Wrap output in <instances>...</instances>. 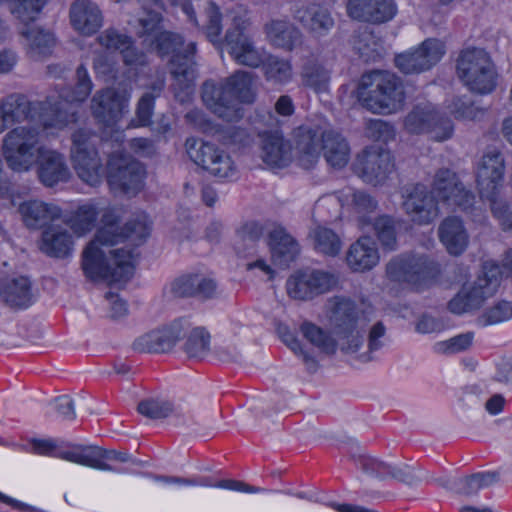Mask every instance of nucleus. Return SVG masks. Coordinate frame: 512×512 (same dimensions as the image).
<instances>
[{"label": "nucleus", "instance_id": "6e6d98bb", "mask_svg": "<svg viewBox=\"0 0 512 512\" xmlns=\"http://www.w3.org/2000/svg\"><path fill=\"white\" fill-rule=\"evenodd\" d=\"M366 135L374 141L387 143L394 139V127L381 119L370 120L366 126Z\"/></svg>", "mask_w": 512, "mask_h": 512}, {"label": "nucleus", "instance_id": "f3484780", "mask_svg": "<svg viewBox=\"0 0 512 512\" xmlns=\"http://www.w3.org/2000/svg\"><path fill=\"white\" fill-rule=\"evenodd\" d=\"M143 165L121 150L114 151L107 161V181L113 189L135 194L142 187Z\"/></svg>", "mask_w": 512, "mask_h": 512}, {"label": "nucleus", "instance_id": "0e129e2a", "mask_svg": "<svg viewBox=\"0 0 512 512\" xmlns=\"http://www.w3.org/2000/svg\"><path fill=\"white\" fill-rule=\"evenodd\" d=\"M351 206L358 214H368L377 208V201L364 191H354L351 194Z\"/></svg>", "mask_w": 512, "mask_h": 512}, {"label": "nucleus", "instance_id": "bb28decb", "mask_svg": "<svg viewBox=\"0 0 512 512\" xmlns=\"http://www.w3.org/2000/svg\"><path fill=\"white\" fill-rule=\"evenodd\" d=\"M347 12L355 20L383 23L394 17L396 6L392 0H349Z\"/></svg>", "mask_w": 512, "mask_h": 512}, {"label": "nucleus", "instance_id": "f257e3e1", "mask_svg": "<svg viewBox=\"0 0 512 512\" xmlns=\"http://www.w3.org/2000/svg\"><path fill=\"white\" fill-rule=\"evenodd\" d=\"M201 97L206 107L219 118L237 122L244 115L241 104H251L255 100L252 73L238 70L220 83L207 80L202 85Z\"/></svg>", "mask_w": 512, "mask_h": 512}, {"label": "nucleus", "instance_id": "c03bdc74", "mask_svg": "<svg viewBox=\"0 0 512 512\" xmlns=\"http://www.w3.org/2000/svg\"><path fill=\"white\" fill-rule=\"evenodd\" d=\"M263 235V227L255 221H250L243 224L236 231V239L234 241V249L239 256L246 257L251 255L256 243Z\"/></svg>", "mask_w": 512, "mask_h": 512}, {"label": "nucleus", "instance_id": "de8ad7c7", "mask_svg": "<svg viewBox=\"0 0 512 512\" xmlns=\"http://www.w3.org/2000/svg\"><path fill=\"white\" fill-rule=\"evenodd\" d=\"M210 350V334L203 327L191 329L184 343L189 358L203 359Z\"/></svg>", "mask_w": 512, "mask_h": 512}, {"label": "nucleus", "instance_id": "ddd939ff", "mask_svg": "<svg viewBox=\"0 0 512 512\" xmlns=\"http://www.w3.org/2000/svg\"><path fill=\"white\" fill-rule=\"evenodd\" d=\"M499 268L484 267L483 275L473 283L465 284L460 291L448 302V309L454 314H463L482 306L484 301L491 297L499 286Z\"/></svg>", "mask_w": 512, "mask_h": 512}, {"label": "nucleus", "instance_id": "0eeeda50", "mask_svg": "<svg viewBox=\"0 0 512 512\" xmlns=\"http://www.w3.org/2000/svg\"><path fill=\"white\" fill-rule=\"evenodd\" d=\"M183 45L182 36L169 31H161L151 40V46L159 56L171 55L170 73L182 89H188L195 79L196 44L190 42L186 47Z\"/></svg>", "mask_w": 512, "mask_h": 512}, {"label": "nucleus", "instance_id": "09e8293b", "mask_svg": "<svg viewBox=\"0 0 512 512\" xmlns=\"http://www.w3.org/2000/svg\"><path fill=\"white\" fill-rule=\"evenodd\" d=\"M48 0H12L10 11L24 25L34 22Z\"/></svg>", "mask_w": 512, "mask_h": 512}, {"label": "nucleus", "instance_id": "9d476101", "mask_svg": "<svg viewBox=\"0 0 512 512\" xmlns=\"http://www.w3.org/2000/svg\"><path fill=\"white\" fill-rule=\"evenodd\" d=\"M40 127L36 125L18 126L10 130L3 139V155L15 171L28 170L36 160L39 146Z\"/></svg>", "mask_w": 512, "mask_h": 512}, {"label": "nucleus", "instance_id": "79ce46f5", "mask_svg": "<svg viewBox=\"0 0 512 512\" xmlns=\"http://www.w3.org/2000/svg\"><path fill=\"white\" fill-rule=\"evenodd\" d=\"M301 82L315 92L327 91L330 82V71L316 60H308L301 70Z\"/></svg>", "mask_w": 512, "mask_h": 512}, {"label": "nucleus", "instance_id": "2f4dec72", "mask_svg": "<svg viewBox=\"0 0 512 512\" xmlns=\"http://www.w3.org/2000/svg\"><path fill=\"white\" fill-rule=\"evenodd\" d=\"M18 211L24 224L31 229H40L61 217V209L52 203L29 200L21 203Z\"/></svg>", "mask_w": 512, "mask_h": 512}, {"label": "nucleus", "instance_id": "f8f14e48", "mask_svg": "<svg viewBox=\"0 0 512 512\" xmlns=\"http://www.w3.org/2000/svg\"><path fill=\"white\" fill-rule=\"evenodd\" d=\"M403 124L408 133L417 135L427 133L437 141L451 138L454 131L451 119L430 102L413 106L405 116Z\"/></svg>", "mask_w": 512, "mask_h": 512}, {"label": "nucleus", "instance_id": "49530a36", "mask_svg": "<svg viewBox=\"0 0 512 512\" xmlns=\"http://www.w3.org/2000/svg\"><path fill=\"white\" fill-rule=\"evenodd\" d=\"M373 231L381 246L389 251L397 248L396 221L389 215H381L374 219Z\"/></svg>", "mask_w": 512, "mask_h": 512}, {"label": "nucleus", "instance_id": "6e6552de", "mask_svg": "<svg viewBox=\"0 0 512 512\" xmlns=\"http://www.w3.org/2000/svg\"><path fill=\"white\" fill-rule=\"evenodd\" d=\"M456 72L463 84L481 95L493 92L497 85V72L490 55L481 48L463 50L456 65Z\"/></svg>", "mask_w": 512, "mask_h": 512}, {"label": "nucleus", "instance_id": "f03ea898", "mask_svg": "<svg viewBox=\"0 0 512 512\" xmlns=\"http://www.w3.org/2000/svg\"><path fill=\"white\" fill-rule=\"evenodd\" d=\"M102 246L108 243L98 240L97 234L82 252L81 267L85 277L91 281H127L134 273L135 254L133 249L116 248L108 251Z\"/></svg>", "mask_w": 512, "mask_h": 512}, {"label": "nucleus", "instance_id": "69168bd1", "mask_svg": "<svg viewBox=\"0 0 512 512\" xmlns=\"http://www.w3.org/2000/svg\"><path fill=\"white\" fill-rule=\"evenodd\" d=\"M196 281L198 275H187L175 280L172 284V292L177 297H192L195 296Z\"/></svg>", "mask_w": 512, "mask_h": 512}, {"label": "nucleus", "instance_id": "f704fd0d", "mask_svg": "<svg viewBox=\"0 0 512 512\" xmlns=\"http://www.w3.org/2000/svg\"><path fill=\"white\" fill-rule=\"evenodd\" d=\"M269 245L274 262L281 268L288 267L299 253L297 241L281 226L270 231Z\"/></svg>", "mask_w": 512, "mask_h": 512}, {"label": "nucleus", "instance_id": "4be33fe9", "mask_svg": "<svg viewBox=\"0 0 512 512\" xmlns=\"http://www.w3.org/2000/svg\"><path fill=\"white\" fill-rule=\"evenodd\" d=\"M129 94L114 88L97 91L91 100L94 118L105 126L115 125L128 107Z\"/></svg>", "mask_w": 512, "mask_h": 512}, {"label": "nucleus", "instance_id": "c756f323", "mask_svg": "<svg viewBox=\"0 0 512 512\" xmlns=\"http://www.w3.org/2000/svg\"><path fill=\"white\" fill-rule=\"evenodd\" d=\"M70 21L81 34L92 35L101 28L103 16L92 0H75L70 7Z\"/></svg>", "mask_w": 512, "mask_h": 512}, {"label": "nucleus", "instance_id": "a19ab883", "mask_svg": "<svg viewBox=\"0 0 512 512\" xmlns=\"http://www.w3.org/2000/svg\"><path fill=\"white\" fill-rule=\"evenodd\" d=\"M107 209L112 208H101L94 203H86L80 206L72 216L65 218L64 222H66L75 233L82 235L95 227L99 215L102 216L103 212Z\"/></svg>", "mask_w": 512, "mask_h": 512}, {"label": "nucleus", "instance_id": "8fccbe9b", "mask_svg": "<svg viewBox=\"0 0 512 512\" xmlns=\"http://www.w3.org/2000/svg\"><path fill=\"white\" fill-rule=\"evenodd\" d=\"M263 70L265 78L276 84L287 83L292 77L291 64L277 57H269L263 62Z\"/></svg>", "mask_w": 512, "mask_h": 512}, {"label": "nucleus", "instance_id": "a878e982", "mask_svg": "<svg viewBox=\"0 0 512 512\" xmlns=\"http://www.w3.org/2000/svg\"><path fill=\"white\" fill-rule=\"evenodd\" d=\"M182 335H184L183 321H175L167 327L137 338L133 348L139 352L164 353L169 351Z\"/></svg>", "mask_w": 512, "mask_h": 512}, {"label": "nucleus", "instance_id": "7c9ffc66", "mask_svg": "<svg viewBox=\"0 0 512 512\" xmlns=\"http://www.w3.org/2000/svg\"><path fill=\"white\" fill-rule=\"evenodd\" d=\"M380 260L375 241L369 236H362L352 243L346 254L348 266L356 272H365L374 268Z\"/></svg>", "mask_w": 512, "mask_h": 512}, {"label": "nucleus", "instance_id": "2eb2a0df", "mask_svg": "<svg viewBox=\"0 0 512 512\" xmlns=\"http://www.w3.org/2000/svg\"><path fill=\"white\" fill-rule=\"evenodd\" d=\"M440 273L439 265L425 255H402L393 258L386 266L388 278L395 282L422 286Z\"/></svg>", "mask_w": 512, "mask_h": 512}, {"label": "nucleus", "instance_id": "39448f33", "mask_svg": "<svg viewBox=\"0 0 512 512\" xmlns=\"http://www.w3.org/2000/svg\"><path fill=\"white\" fill-rule=\"evenodd\" d=\"M0 109L10 126L25 120L34 121L42 129H62L75 120L74 113L70 110H53L52 98L46 101L31 102L20 93H12L2 98Z\"/></svg>", "mask_w": 512, "mask_h": 512}, {"label": "nucleus", "instance_id": "680f3d73", "mask_svg": "<svg viewBox=\"0 0 512 512\" xmlns=\"http://www.w3.org/2000/svg\"><path fill=\"white\" fill-rule=\"evenodd\" d=\"M207 23L205 33L211 42H214L222 31L221 13L214 3H209L206 8Z\"/></svg>", "mask_w": 512, "mask_h": 512}, {"label": "nucleus", "instance_id": "37998d69", "mask_svg": "<svg viewBox=\"0 0 512 512\" xmlns=\"http://www.w3.org/2000/svg\"><path fill=\"white\" fill-rule=\"evenodd\" d=\"M309 237L314 249L320 254L334 257L341 251L342 241L330 228L318 225L310 230Z\"/></svg>", "mask_w": 512, "mask_h": 512}, {"label": "nucleus", "instance_id": "b1692460", "mask_svg": "<svg viewBox=\"0 0 512 512\" xmlns=\"http://www.w3.org/2000/svg\"><path fill=\"white\" fill-rule=\"evenodd\" d=\"M403 208L414 223H431L439 215L437 200L426 186L416 184L404 195Z\"/></svg>", "mask_w": 512, "mask_h": 512}, {"label": "nucleus", "instance_id": "3c124183", "mask_svg": "<svg viewBox=\"0 0 512 512\" xmlns=\"http://www.w3.org/2000/svg\"><path fill=\"white\" fill-rule=\"evenodd\" d=\"M163 82L154 83L151 91L146 92L139 100L136 110V116L139 126H147L153 112L154 100L158 97L163 89Z\"/></svg>", "mask_w": 512, "mask_h": 512}, {"label": "nucleus", "instance_id": "e2e57ef3", "mask_svg": "<svg viewBox=\"0 0 512 512\" xmlns=\"http://www.w3.org/2000/svg\"><path fill=\"white\" fill-rule=\"evenodd\" d=\"M140 29L137 31L139 37H151L153 38L160 33L159 26L161 22V15L155 10H149L145 17L138 20Z\"/></svg>", "mask_w": 512, "mask_h": 512}, {"label": "nucleus", "instance_id": "423d86ee", "mask_svg": "<svg viewBox=\"0 0 512 512\" xmlns=\"http://www.w3.org/2000/svg\"><path fill=\"white\" fill-rule=\"evenodd\" d=\"M327 317L333 334L341 342V349L356 352L364 340L366 319L352 299L334 296L327 300Z\"/></svg>", "mask_w": 512, "mask_h": 512}, {"label": "nucleus", "instance_id": "5701e85b", "mask_svg": "<svg viewBox=\"0 0 512 512\" xmlns=\"http://www.w3.org/2000/svg\"><path fill=\"white\" fill-rule=\"evenodd\" d=\"M294 19L315 37L326 36L334 27L330 12L317 5V0H294Z\"/></svg>", "mask_w": 512, "mask_h": 512}, {"label": "nucleus", "instance_id": "9b49d317", "mask_svg": "<svg viewBox=\"0 0 512 512\" xmlns=\"http://www.w3.org/2000/svg\"><path fill=\"white\" fill-rule=\"evenodd\" d=\"M188 157L211 175L233 180L238 176V169L231 156L217 145L190 137L185 141Z\"/></svg>", "mask_w": 512, "mask_h": 512}, {"label": "nucleus", "instance_id": "13d9d810", "mask_svg": "<svg viewBox=\"0 0 512 512\" xmlns=\"http://www.w3.org/2000/svg\"><path fill=\"white\" fill-rule=\"evenodd\" d=\"M490 202V209L493 216L499 221L504 231L512 233V210L502 197L493 198Z\"/></svg>", "mask_w": 512, "mask_h": 512}, {"label": "nucleus", "instance_id": "6ab92c4d", "mask_svg": "<svg viewBox=\"0 0 512 512\" xmlns=\"http://www.w3.org/2000/svg\"><path fill=\"white\" fill-rule=\"evenodd\" d=\"M354 168L364 182L372 185L382 184L394 169L393 157L387 150L370 146L357 156Z\"/></svg>", "mask_w": 512, "mask_h": 512}, {"label": "nucleus", "instance_id": "c9c22d12", "mask_svg": "<svg viewBox=\"0 0 512 512\" xmlns=\"http://www.w3.org/2000/svg\"><path fill=\"white\" fill-rule=\"evenodd\" d=\"M0 298L11 308H27L32 303L31 282L19 276L0 283Z\"/></svg>", "mask_w": 512, "mask_h": 512}, {"label": "nucleus", "instance_id": "58836bf2", "mask_svg": "<svg viewBox=\"0 0 512 512\" xmlns=\"http://www.w3.org/2000/svg\"><path fill=\"white\" fill-rule=\"evenodd\" d=\"M72 235L63 228L50 227L42 234L41 250L49 256L62 258L70 254Z\"/></svg>", "mask_w": 512, "mask_h": 512}, {"label": "nucleus", "instance_id": "a211bd4d", "mask_svg": "<svg viewBox=\"0 0 512 512\" xmlns=\"http://www.w3.org/2000/svg\"><path fill=\"white\" fill-rule=\"evenodd\" d=\"M338 283L336 274L319 269H305L292 274L287 282L288 295L301 301L311 300L332 290Z\"/></svg>", "mask_w": 512, "mask_h": 512}, {"label": "nucleus", "instance_id": "473e14b6", "mask_svg": "<svg viewBox=\"0 0 512 512\" xmlns=\"http://www.w3.org/2000/svg\"><path fill=\"white\" fill-rule=\"evenodd\" d=\"M261 157L271 167H285L292 160V146L278 131L265 133L262 136Z\"/></svg>", "mask_w": 512, "mask_h": 512}, {"label": "nucleus", "instance_id": "ea45409f", "mask_svg": "<svg viewBox=\"0 0 512 512\" xmlns=\"http://www.w3.org/2000/svg\"><path fill=\"white\" fill-rule=\"evenodd\" d=\"M31 447L32 451L39 455L58 457L77 464L81 462L82 445L69 443L59 447L53 439H33Z\"/></svg>", "mask_w": 512, "mask_h": 512}, {"label": "nucleus", "instance_id": "cd10ccee", "mask_svg": "<svg viewBox=\"0 0 512 512\" xmlns=\"http://www.w3.org/2000/svg\"><path fill=\"white\" fill-rule=\"evenodd\" d=\"M35 162L38 163L39 179L47 187H53L59 182H66L70 177L64 157L55 150L45 147L39 149Z\"/></svg>", "mask_w": 512, "mask_h": 512}, {"label": "nucleus", "instance_id": "7ed1b4c3", "mask_svg": "<svg viewBox=\"0 0 512 512\" xmlns=\"http://www.w3.org/2000/svg\"><path fill=\"white\" fill-rule=\"evenodd\" d=\"M360 104L377 114H390L402 108L405 92L401 79L385 70H372L361 76L357 88Z\"/></svg>", "mask_w": 512, "mask_h": 512}, {"label": "nucleus", "instance_id": "dca6fc26", "mask_svg": "<svg viewBox=\"0 0 512 512\" xmlns=\"http://www.w3.org/2000/svg\"><path fill=\"white\" fill-rule=\"evenodd\" d=\"M432 193L438 202L448 208H458L466 213H473L475 210V195L450 169L441 168L435 173Z\"/></svg>", "mask_w": 512, "mask_h": 512}, {"label": "nucleus", "instance_id": "393cba45", "mask_svg": "<svg viewBox=\"0 0 512 512\" xmlns=\"http://www.w3.org/2000/svg\"><path fill=\"white\" fill-rule=\"evenodd\" d=\"M224 49L239 65L256 68L263 63L262 52L255 47L239 25L227 31Z\"/></svg>", "mask_w": 512, "mask_h": 512}, {"label": "nucleus", "instance_id": "a18cd8bd", "mask_svg": "<svg viewBox=\"0 0 512 512\" xmlns=\"http://www.w3.org/2000/svg\"><path fill=\"white\" fill-rule=\"evenodd\" d=\"M304 338L325 354H334L337 341L325 330L311 322H303L300 326Z\"/></svg>", "mask_w": 512, "mask_h": 512}, {"label": "nucleus", "instance_id": "aec40b11", "mask_svg": "<svg viewBox=\"0 0 512 512\" xmlns=\"http://www.w3.org/2000/svg\"><path fill=\"white\" fill-rule=\"evenodd\" d=\"M504 172L505 161L501 152L493 149L482 156L476 170V182L482 198L490 201L500 197Z\"/></svg>", "mask_w": 512, "mask_h": 512}, {"label": "nucleus", "instance_id": "5fc2aeb1", "mask_svg": "<svg viewBox=\"0 0 512 512\" xmlns=\"http://www.w3.org/2000/svg\"><path fill=\"white\" fill-rule=\"evenodd\" d=\"M512 317V302L499 301L478 317L482 326L497 324Z\"/></svg>", "mask_w": 512, "mask_h": 512}, {"label": "nucleus", "instance_id": "052dcab7", "mask_svg": "<svg viewBox=\"0 0 512 512\" xmlns=\"http://www.w3.org/2000/svg\"><path fill=\"white\" fill-rule=\"evenodd\" d=\"M351 457L355 464L366 473L386 476V470L389 469L388 464L364 454L353 453L351 454Z\"/></svg>", "mask_w": 512, "mask_h": 512}, {"label": "nucleus", "instance_id": "c85d7f7f", "mask_svg": "<svg viewBox=\"0 0 512 512\" xmlns=\"http://www.w3.org/2000/svg\"><path fill=\"white\" fill-rule=\"evenodd\" d=\"M93 89L92 80L88 74V71L84 65H79L75 72V84L72 88H64L61 90L59 97L62 101L52 100V111L61 109L70 110L74 113L75 120H77V113L72 105L74 102L81 103L85 101L90 95ZM73 123V121L71 122Z\"/></svg>", "mask_w": 512, "mask_h": 512}, {"label": "nucleus", "instance_id": "774afa93", "mask_svg": "<svg viewBox=\"0 0 512 512\" xmlns=\"http://www.w3.org/2000/svg\"><path fill=\"white\" fill-rule=\"evenodd\" d=\"M129 147L135 154L143 157H149L155 153L154 143L148 138H133L129 141Z\"/></svg>", "mask_w": 512, "mask_h": 512}, {"label": "nucleus", "instance_id": "72a5a7b5", "mask_svg": "<svg viewBox=\"0 0 512 512\" xmlns=\"http://www.w3.org/2000/svg\"><path fill=\"white\" fill-rule=\"evenodd\" d=\"M438 235L449 254L461 255L468 246L469 236L461 219L456 216L445 218L438 228Z\"/></svg>", "mask_w": 512, "mask_h": 512}, {"label": "nucleus", "instance_id": "412c9836", "mask_svg": "<svg viewBox=\"0 0 512 512\" xmlns=\"http://www.w3.org/2000/svg\"><path fill=\"white\" fill-rule=\"evenodd\" d=\"M444 53L445 49L441 41L427 39L417 49L397 55L394 62L402 73H420L435 65Z\"/></svg>", "mask_w": 512, "mask_h": 512}, {"label": "nucleus", "instance_id": "864d4df0", "mask_svg": "<svg viewBox=\"0 0 512 512\" xmlns=\"http://www.w3.org/2000/svg\"><path fill=\"white\" fill-rule=\"evenodd\" d=\"M21 34L29 40L31 48L41 55L50 53L55 44L54 36L42 29H25Z\"/></svg>", "mask_w": 512, "mask_h": 512}, {"label": "nucleus", "instance_id": "1a4fd4ad", "mask_svg": "<svg viewBox=\"0 0 512 512\" xmlns=\"http://www.w3.org/2000/svg\"><path fill=\"white\" fill-rule=\"evenodd\" d=\"M150 234V222L146 214L137 215L123 227L118 226V216L114 209H107L102 215V226L97 230L98 240L109 245L128 242L122 248L133 249L135 259L138 256L135 247L145 242Z\"/></svg>", "mask_w": 512, "mask_h": 512}, {"label": "nucleus", "instance_id": "603ef678", "mask_svg": "<svg viewBox=\"0 0 512 512\" xmlns=\"http://www.w3.org/2000/svg\"><path fill=\"white\" fill-rule=\"evenodd\" d=\"M137 410L147 418L162 419L173 412V405L169 401L149 398L140 401Z\"/></svg>", "mask_w": 512, "mask_h": 512}, {"label": "nucleus", "instance_id": "4d7b16f0", "mask_svg": "<svg viewBox=\"0 0 512 512\" xmlns=\"http://www.w3.org/2000/svg\"><path fill=\"white\" fill-rule=\"evenodd\" d=\"M97 40L99 44L106 48L107 50H119L127 45L132 43V38L126 34L120 33L118 30L114 28H108L103 31L98 37Z\"/></svg>", "mask_w": 512, "mask_h": 512}, {"label": "nucleus", "instance_id": "bf43d9fd", "mask_svg": "<svg viewBox=\"0 0 512 512\" xmlns=\"http://www.w3.org/2000/svg\"><path fill=\"white\" fill-rule=\"evenodd\" d=\"M474 333L466 332L459 334L448 341L440 342L437 344L438 350L443 353H458L468 349L473 341Z\"/></svg>", "mask_w": 512, "mask_h": 512}, {"label": "nucleus", "instance_id": "e433bc0d", "mask_svg": "<svg viewBox=\"0 0 512 512\" xmlns=\"http://www.w3.org/2000/svg\"><path fill=\"white\" fill-rule=\"evenodd\" d=\"M80 465L89 466L99 470L115 471V469L105 461H118L121 463L132 461L129 453L104 450L94 445H82Z\"/></svg>", "mask_w": 512, "mask_h": 512}, {"label": "nucleus", "instance_id": "20e7f679", "mask_svg": "<svg viewBox=\"0 0 512 512\" xmlns=\"http://www.w3.org/2000/svg\"><path fill=\"white\" fill-rule=\"evenodd\" d=\"M298 163L304 169L313 168L319 160L320 150L328 165L344 167L350 158V147L346 139L334 130L319 134L312 128H300L297 134Z\"/></svg>", "mask_w": 512, "mask_h": 512}, {"label": "nucleus", "instance_id": "338daca9", "mask_svg": "<svg viewBox=\"0 0 512 512\" xmlns=\"http://www.w3.org/2000/svg\"><path fill=\"white\" fill-rule=\"evenodd\" d=\"M133 42L131 44L125 45L121 49V54L123 58V62L128 65H144L146 63V56L142 51H139L136 47H134Z\"/></svg>", "mask_w": 512, "mask_h": 512}, {"label": "nucleus", "instance_id": "4c0bfd02", "mask_svg": "<svg viewBox=\"0 0 512 512\" xmlns=\"http://www.w3.org/2000/svg\"><path fill=\"white\" fill-rule=\"evenodd\" d=\"M270 42L279 48L291 51L301 44V32L286 20H272L265 26Z\"/></svg>", "mask_w": 512, "mask_h": 512}, {"label": "nucleus", "instance_id": "4468645a", "mask_svg": "<svg viewBox=\"0 0 512 512\" xmlns=\"http://www.w3.org/2000/svg\"><path fill=\"white\" fill-rule=\"evenodd\" d=\"M97 136L87 129L72 134L71 157L78 176L87 184L95 186L101 181L103 168L94 140Z\"/></svg>", "mask_w": 512, "mask_h": 512}]
</instances>
